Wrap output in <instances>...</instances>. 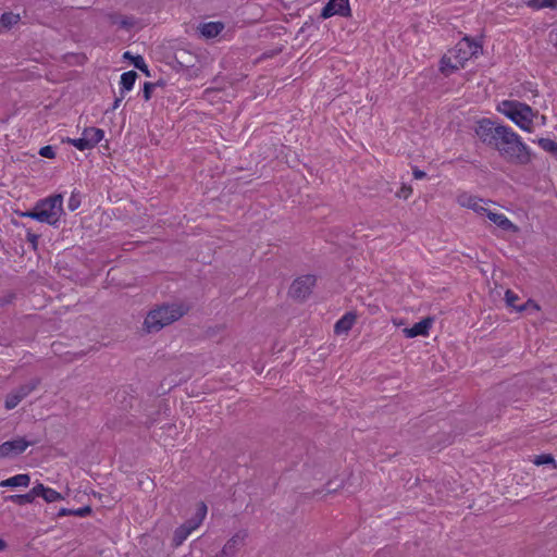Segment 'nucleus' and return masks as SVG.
Here are the masks:
<instances>
[{
    "label": "nucleus",
    "mask_w": 557,
    "mask_h": 557,
    "mask_svg": "<svg viewBox=\"0 0 557 557\" xmlns=\"http://www.w3.org/2000/svg\"><path fill=\"white\" fill-rule=\"evenodd\" d=\"M412 174H413V177L416 180H421V178H424L426 176V173L424 171L419 170L417 168L413 169Z\"/></svg>",
    "instance_id": "nucleus-40"
},
{
    "label": "nucleus",
    "mask_w": 557,
    "mask_h": 557,
    "mask_svg": "<svg viewBox=\"0 0 557 557\" xmlns=\"http://www.w3.org/2000/svg\"><path fill=\"white\" fill-rule=\"evenodd\" d=\"M490 221L495 223L498 227L504 231H516L517 226L503 213H496L487 210L485 213Z\"/></svg>",
    "instance_id": "nucleus-14"
},
{
    "label": "nucleus",
    "mask_w": 557,
    "mask_h": 557,
    "mask_svg": "<svg viewBox=\"0 0 557 557\" xmlns=\"http://www.w3.org/2000/svg\"><path fill=\"white\" fill-rule=\"evenodd\" d=\"M39 154L44 158L52 159L55 157L54 148L52 146H44L40 148Z\"/></svg>",
    "instance_id": "nucleus-34"
},
{
    "label": "nucleus",
    "mask_w": 557,
    "mask_h": 557,
    "mask_svg": "<svg viewBox=\"0 0 557 557\" xmlns=\"http://www.w3.org/2000/svg\"><path fill=\"white\" fill-rule=\"evenodd\" d=\"M30 484V476L28 474H16L0 482L1 487H27Z\"/></svg>",
    "instance_id": "nucleus-16"
},
{
    "label": "nucleus",
    "mask_w": 557,
    "mask_h": 557,
    "mask_svg": "<svg viewBox=\"0 0 557 557\" xmlns=\"http://www.w3.org/2000/svg\"><path fill=\"white\" fill-rule=\"evenodd\" d=\"M482 202V199L469 196L467 200L461 201V205L472 209L480 214H485L488 209L483 207Z\"/></svg>",
    "instance_id": "nucleus-20"
},
{
    "label": "nucleus",
    "mask_w": 557,
    "mask_h": 557,
    "mask_svg": "<svg viewBox=\"0 0 557 557\" xmlns=\"http://www.w3.org/2000/svg\"><path fill=\"white\" fill-rule=\"evenodd\" d=\"M79 206H81L79 193L73 191L69 199L67 207L71 211H75Z\"/></svg>",
    "instance_id": "nucleus-30"
},
{
    "label": "nucleus",
    "mask_w": 557,
    "mask_h": 557,
    "mask_svg": "<svg viewBox=\"0 0 557 557\" xmlns=\"http://www.w3.org/2000/svg\"><path fill=\"white\" fill-rule=\"evenodd\" d=\"M197 28L202 37L211 39L224 29V24L222 22H208L200 24Z\"/></svg>",
    "instance_id": "nucleus-13"
},
{
    "label": "nucleus",
    "mask_w": 557,
    "mask_h": 557,
    "mask_svg": "<svg viewBox=\"0 0 557 557\" xmlns=\"http://www.w3.org/2000/svg\"><path fill=\"white\" fill-rule=\"evenodd\" d=\"M333 15L348 17L351 15L349 0H329L321 11L322 18H329Z\"/></svg>",
    "instance_id": "nucleus-11"
},
{
    "label": "nucleus",
    "mask_w": 557,
    "mask_h": 557,
    "mask_svg": "<svg viewBox=\"0 0 557 557\" xmlns=\"http://www.w3.org/2000/svg\"><path fill=\"white\" fill-rule=\"evenodd\" d=\"M138 77L137 73L135 71H128L121 75V94H124L125 91H129L136 82V78Z\"/></svg>",
    "instance_id": "nucleus-19"
},
{
    "label": "nucleus",
    "mask_w": 557,
    "mask_h": 557,
    "mask_svg": "<svg viewBox=\"0 0 557 557\" xmlns=\"http://www.w3.org/2000/svg\"><path fill=\"white\" fill-rule=\"evenodd\" d=\"M433 322V318L426 317L422 319L420 322L413 324L412 327L404 329V333L408 338H413L420 335L425 336L429 334V330L431 329Z\"/></svg>",
    "instance_id": "nucleus-12"
},
{
    "label": "nucleus",
    "mask_w": 557,
    "mask_h": 557,
    "mask_svg": "<svg viewBox=\"0 0 557 557\" xmlns=\"http://www.w3.org/2000/svg\"><path fill=\"white\" fill-rule=\"evenodd\" d=\"M482 47L473 41L470 37H463L455 47L454 49V57H455V65H451L453 70H459L463 66V63L471 59L472 57H475L480 51Z\"/></svg>",
    "instance_id": "nucleus-6"
},
{
    "label": "nucleus",
    "mask_w": 557,
    "mask_h": 557,
    "mask_svg": "<svg viewBox=\"0 0 557 557\" xmlns=\"http://www.w3.org/2000/svg\"><path fill=\"white\" fill-rule=\"evenodd\" d=\"M62 195H53L46 199L39 200L36 206L38 210V222L55 225L63 213Z\"/></svg>",
    "instance_id": "nucleus-4"
},
{
    "label": "nucleus",
    "mask_w": 557,
    "mask_h": 557,
    "mask_svg": "<svg viewBox=\"0 0 557 557\" xmlns=\"http://www.w3.org/2000/svg\"><path fill=\"white\" fill-rule=\"evenodd\" d=\"M139 71H141L146 76H150V72H149V69L147 66V64L145 63L144 66L141 69H138Z\"/></svg>",
    "instance_id": "nucleus-44"
},
{
    "label": "nucleus",
    "mask_w": 557,
    "mask_h": 557,
    "mask_svg": "<svg viewBox=\"0 0 557 557\" xmlns=\"http://www.w3.org/2000/svg\"><path fill=\"white\" fill-rule=\"evenodd\" d=\"M412 193L411 186L403 185L400 190L396 194L397 197L407 199Z\"/></svg>",
    "instance_id": "nucleus-35"
},
{
    "label": "nucleus",
    "mask_w": 557,
    "mask_h": 557,
    "mask_svg": "<svg viewBox=\"0 0 557 557\" xmlns=\"http://www.w3.org/2000/svg\"><path fill=\"white\" fill-rule=\"evenodd\" d=\"M20 21V15L12 12H5L1 15L0 22L3 29H9Z\"/></svg>",
    "instance_id": "nucleus-23"
},
{
    "label": "nucleus",
    "mask_w": 557,
    "mask_h": 557,
    "mask_svg": "<svg viewBox=\"0 0 557 557\" xmlns=\"http://www.w3.org/2000/svg\"><path fill=\"white\" fill-rule=\"evenodd\" d=\"M186 313L182 305L165 304L150 310L144 321V330L147 333H156L164 326L177 321Z\"/></svg>",
    "instance_id": "nucleus-2"
},
{
    "label": "nucleus",
    "mask_w": 557,
    "mask_h": 557,
    "mask_svg": "<svg viewBox=\"0 0 557 557\" xmlns=\"http://www.w3.org/2000/svg\"><path fill=\"white\" fill-rule=\"evenodd\" d=\"M451 65H455V62H451V58L444 55L441 60L442 73H444L445 75H449L450 73H453L455 70L451 69Z\"/></svg>",
    "instance_id": "nucleus-28"
},
{
    "label": "nucleus",
    "mask_w": 557,
    "mask_h": 557,
    "mask_svg": "<svg viewBox=\"0 0 557 557\" xmlns=\"http://www.w3.org/2000/svg\"><path fill=\"white\" fill-rule=\"evenodd\" d=\"M544 8L557 9V0H543Z\"/></svg>",
    "instance_id": "nucleus-41"
},
{
    "label": "nucleus",
    "mask_w": 557,
    "mask_h": 557,
    "mask_svg": "<svg viewBox=\"0 0 557 557\" xmlns=\"http://www.w3.org/2000/svg\"><path fill=\"white\" fill-rule=\"evenodd\" d=\"M38 210H37V206H35L32 210H28L26 212H23L21 215L22 216H25V218H30V219H34L36 221H38Z\"/></svg>",
    "instance_id": "nucleus-36"
},
{
    "label": "nucleus",
    "mask_w": 557,
    "mask_h": 557,
    "mask_svg": "<svg viewBox=\"0 0 557 557\" xmlns=\"http://www.w3.org/2000/svg\"><path fill=\"white\" fill-rule=\"evenodd\" d=\"M132 62L136 69H141L145 64V60L141 55H135Z\"/></svg>",
    "instance_id": "nucleus-39"
},
{
    "label": "nucleus",
    "mask_w": 557,
    "mask_h": 557,
    "mask_svg": "<svg viewBox=\"0 0 557 557\" xmlns=\"http://www.w3.org/2000/svg\"><path fill=\"white\" fill-rule=\"evenodd\" d=\"M156 86H157V84L150 83V82H146L144 84L143 96L146 101L150 100L151 94H152L153 89L156 88Z\"/></svg>",
    "instance_id": "nucleus-33"
},
{
    "label": "nucleus",
    "mask_w": 557,
    "mask_h": 557,
    "mask_svg": "<svg viewBox=\"0 0 557 557\" xmlns=\"http://www.w3.org/2000/svg\"><path fill=\"white\" fill-rule=\"evenodd\" d=\"M174 58L181 67L189 69L195 65L196 55L185 49L175 51Z\"/></svg>",
    "instance_id": "nucleus-17"
},
{
    "label": "nucleus",
    "mask_w": 557,
    "mask_h": 557,
    "mask_svg": "<svg viewBox=\"0 0 557 557\" xmlns=\"http://www.w3.org/2000/svg\"><path fill=\"white\" fill-rule=\"evenodd\" d=\"M33 442L26 441L24 437H17L7 441L0 445V458H10L23 454Z\"/></svg>",
    "instance_id": "nucleus-9"
},
{
    "label": "nucleus",
    "mask_w": 557,
    "mask_h": 557,
    "mask_svg": "<svg viewBox=\"0 0 557 557\" xmlns=\"http://www.w3.org/2000/svg\"><path fill=\"white\" fill-rule=\"evenodd\" d=\"M91 507L85 506L78 509H67V508H61L58 512L59 517L63 516H77V517H86L91 513Z\"/></svg>",
    "instance_id": "nucleus-21"
},
{
    "label": "nucleus",
    "mask_w": 557,
    "mask_h": 557,
    "mask_svg": "<svg viewBox=\"0 0 557 557\" xmlns=\"http://www.w3.org/2000/svg\"><path fill=\"white\" fill-rule=\"evenodd\" d=\"M528 310L539 311L540 310V306L534 300L529 299L524 304L520 305V307H518V311L519 312L528 311Z\"/></svg>",
    "instance_id": "nucleus-32"
},
{
    "label": "nucleus",
    "mask_w": 557,
    "mask_h": 557,
    "mask_svg": "<svg viewBox=\"0 0 557 557\" xmlns=\"http://www.w3.org/2000/svg\"><path fill=\"white\" fill-rule=\"evenodd\" d=\"M66 143L73 145L74 147H76L81 151L91 149L89 147V144L87 143V140L85 139L84 136L81 137V138H77V139L67 138Z\"/></svg>",
    "instance_id": "nucleus-25"
},
{
    "label": "nucleus",
    "mask_w": 557,
    "mask_h": 557,
    "mask_svg": "<svg viewBox=\"0 0 557 557\" xmlns=\"http://www.w3.org/2000/svg\"><path fill=\"white\" fill-rule=\"evenodd\" d=\"M315 284L314 275H304L296 278L289 288V295L292 298L297 300L306 299L312 290Z\"/></svg>",
    "instance_id": "nucleus-8"
},
{
    "label": "nucleus",
    "mask_w": 557,
    "mask_h": 557,
    "mask_svg": "<svg viewBox=\"0 0 557 557\" xmlns=\"http://www.w3.org/2000/svg\"><path fill=\"white\" fill-rule=\"evenodd\" d=\"M124 98V94H121L120 97L115 98L114 102H113V106H112V109L115 110L119 108L121 101L123 100Z\"/></svg>",
    "instance_id": "nucleus-42"
},
{
    "label": "nucleus",
    "mask_w": 557,
    "mask_h": 557,
    "mask_svg": "<svg viewBox=\"0 0 557 557\" xmlns=\"http://www.w3.org/2000/svg\"><path fill=\"white\" fill-rule=\"evenodd\" d=\"M534 463L536 466H542V465H549V463H553L555 465V460L553 458L552 455L549 454H543V455H540V456H536L535 459H534Z\"/></svg>",
    "instance_id": "nucleus-31"
},
{
    "label": "nucleus",
    "mask_w": 557,
    "mask_h": 557,
    "mask_svg": "<svg viewBox=\"0 0 557 557\" xmlns=\"http://www.w3.org/2000/svg\"><path fill=\"white\" fill-rule=\"evenodd\" d=\"M247 537L248 531L239 530L224 544L221 552L213 557H235L239 547L245 544Z\"/></svg>",
    "instance_id": "nucleus-10"
},
{
    "label": "nucleus",
    "mask_w": 557,
    "mask_h": 557,
    "mask_svg": "<svg viewBox=\"0 0 557 557\" xmlns=\"http://www.w3.org/2000/svg\"><path fill=\"white\" fill-rule=\"evenodd\" d=\"M123 57L125 59H131V60H133V58H134V55H132L129 51H126Z\"/></svg>",
    "instance_id": "nucleus-46"
},
{
    "label": "nucleus",
    "mask_w": 557,
    "mask_h": 557,
    "mask_svg": "<svg viewBox=\"0 0 557 557\" xmlns=\"http://www.w3.org/2000/svg\"><path fill=\"white\" fill-rule=\"evenodd\" d=\"M206 515L207 505L203 502H200L196 515L175 529L172 539L173 546H181L188 535L202 523Z\"/></svg>",
    "instance_id": "nucleus-5"
},
{
    "label": "nucleus",
    "mask_w": 557,
    "mask_h": 557,
    "mask_svg": "<svg viewBox=\"0 0 557 557\" xmlns=\"http://www.w3.org/2000/svg\"><path fill=\"white\" fill-rule=\"evenodd\" d=\"M357 315L352 312L345 313L334 325L336 334H345L351 330L355 324Z\"/></svg>",
    "instance_id": "nucleus-15"
},
{
    "label": "nucleus",
    "mask_w": 557,
    "mask_h": 557,
    "mask_svg": "<svg viewBox=\"0 0 557 557\" xmlns=\"http://www.w3.org/2000/svg\"><path fill=\"white\" fill-rule=\"evenodd\" d=\"M83 136L89 144L90 148H94L104 136V132L97 127H87L83 132Z\"/></svg>",
    "instance_id": "nucleus-18"
},
{
    "label": "nucleus",
    "mask_w": 557,
    "mask_h": 557,
    "mask_svg": "<svg viewBox=\"0 0 557 557\" xmlns=\"http://www.w3.org/2000/svg\"><path fill=\"white\" fill-rule=\"evenodd\" d=\"M62 498H63L62 495L59 492H57L55 490L50 488V487L46 488L44 499L47 503H53V502L60 500Z\"/></svg>",
    "instance_id": "nucleus-27"
},
{
    "label": "nucleus",
    "mask_w": 557,
    "mask_h": 557,
    "mask_svg": "<svg viewBox=\"0 0 557 557\" xmlns=\"http://www.w3.org/2000/svg\"><path fill=\"white\" fill-rule=\"evenodd\" d=\"M527 5L534 10H540L544 8L543 0H528Z\"/></svg>",
    "instance_id": "nucleus-37"
},
{
    "label": "nucleus",
    "mask_w": 557,
    "mask_h": 557,
    "mask_svg": "<svg viewBox=\"0 0 557 557\" xmlns=\"http://www.w3.org/2000/svg\"><path fill=\"white\" fill-rule=\"evenodd\" d=\"M46 486L42 484V483H38L37 485H35L29 492H28V495L30 496L32 498V502L35 500L36 497H42L44 498V495H45V491H46Z\"/></svg>",
    "instance_id": "nucleus-29"
},
{
    "label": "nucleus",
    "mask_w": 557,
    "mask_h": 557,
    "mask_svg": "<svg viewBox=\"0 0 557 557\" xmlns=\"http://www.w3.org/2000/svg\"><path fill=\"white\" fill-rule=\"evenodd\" d=\"M475 133L483 144L497 150L507 162L516 165L531 162L530 149L510 127L483 119L478 123Z\"/></svg>",
    "instance_id": "nucleus-1"
},
{
    "label": "nucleus",
    "mask_w": 557,
    "mask_h": 557,
    "mask_svg": "<svg viewBox=\"0 0 557 557\" xmlns=\"http://www.w3.org/2000/svg\"><path fill=\"white\" fill-rule=\"evenodd\" d=\"M540 147L549 152L557 160V143L549 138H540L537 140Z\"/></svg>",
    "instance_id": "nucleus-22"
},
{
    "label": "nucleus",
    "mask_w": 557,
    "mask_h": 557,
    "mask_svg": "<svg viewBox=\"0 0 557 557\" xmlns=\"http://www.w3.org/2000/svg\"><path fill=\"white\" fill-rule=\"evenodd\" d=\"M518 300H519V296L517 294H515L510 289L506 290L505 301H506L507 306L512 307L513 309H516L518 311V307H520L519 305L516 304Z\"/></svg>",
    "instance_id": "nucleus-26"
},
{
    "label": "nucleus",
    "mask_w": 557,
    "mask_h": 557,
    "mask_svg": "<svg viewBox=\"0 0 557 557\" xmlns=\"http://www.w3.org/2000/svg\"><path fill=\"white\" fill-rule=\"evenodd\" d=\"M7 547V543L5 541H3L2 539H0V552L4 550Z\"/></svg>",
    "instance_id": "nucleus-45"
},
{
    "label": "nucleus",
    "mask_w": 557,
    "mask_h": 557,
    "mask_svg": "<svg viewBox=\"0 0 557 557\" xmlns=\"http://www.w3.org/2000/svg\"><path fill=\"white\" fill-rule=\"evenodd\" d=\"M38 238H39L38 235L32 233L30 231L27 232L26 239H27V242H29L33 245L34 249H36V247H37Z\"/></svg>",
    "instance_id": "nucleus-38"
},
{
    "label": "nucleus",
    "mask_w": 557,
    "mask_h": 557,
    "mask_svg": "<svg viewBox=\"0 0 557 557\" xmlns=\"http://www.w3.org/2000/svg\"><path fill=\"white\" fill-rule=\"evenodd\" d=\"M40 380L35 377L32 379L26 384L18 386L16 389L11 392L4 401V406L7 409L15 408L25 397H27L34 389L39 385Z\"/></svg>",
    "instance_id": "nucleus-7"
},
{
    "label": "nucleus",
    "mask_w": 557,
    "mask_h": 557,
    "mask_svg": "<svg viewBox=\"0 0 557 557\" xmlns=\"http://www.w3.org/2000/svg\"><path fill=\"white\" fill-rule=\"evenodd\" d=\"M4 502H11L20 506L33 503L28 493L5 496Z\"/></svg>",
    "instance_id": "nucleus-24"
},
{
    "label": "nucleus",
    "mask_w": 557,
    "mask_h": 557,
    "mask_svg": "<svg viewBox=\"0 0 557 557\" xmlns=\"http://www.w3.org/2000/svg\"><path fill=\"white\" fill-rule=\"evenodd\" d=\"M498 111L510 119L521 129L528 132H531L533 117L537 115L530 106L513 100H504L498 106Z\"/></svg>",
    "instance_id": "nucleus-3"
},
{
    "label": "nucleus",
    "mask_w": 557,
    "mask_h": 557,
    "mask_svg": "<svg viewBox=\"0 0 557 557\" xmlns=\"http://www.w3.org/2000/svg\"><path fill=\"white\" fill-rule=\"evenodd\" d=\"M120 25H121V27H123V28H129V27L133 25V23L128 22L127 20H122V21L120 22Z\"/></svg>",
    "instance_id": "nucleus-43"
}]
</instances>
